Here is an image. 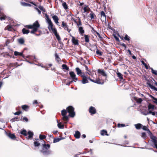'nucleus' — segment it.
Listing matches in <instances>:
<instances>
[{"label":"nucleus","mask_w":157,"mask_h":157,"mask_svg":"<svg viewBox=\"0 0 157 157\" xmlns=\"http://www.w3.org/2000/svg\"><path fill=\"white\" fill-rule=\"evenodd\" d=\"M44 142V144L41 145V149L40 150V151L44 155H49L51 153V151L49 150L50 145L46 144L45 141Z\"/></svg>","instance_id":"1"},{"label":"nucleus","mask_w":157,"mask_h":157,"mask_svg":"<svg viewBox=\"0 0 157 157\" xmlns=\"http://www.w3.org/2000/svg\"><path fill=\"white\" fill-rule=\"evenodd\" d=\"M32 30L31 31L30 33L32 34H35L37 36H39L40 34H37L35 33L37 31L38 28L40 26V25L38 21H36L32 25Z\"/></svg>","instance_id":"2"},{"label":"nucleus","mask_w":157,"mask_h":157,"mask_svg":"<svg viewBox=\"0 0 157 157\" xmlns=\"http://www.w3.org/2000/svg\"><path fill=\"white\" fill-rule=\"evenodd\" d=\"M145 79L147 81V84L148 85V87L151 89H153L157 91V88L153 86L154 82L152 79H152H148L146 77H145Z\"/></svg>","instance_id":"3"},{"label":"nucleus","mask_w":157,"mask_h":157,"mask_svg":"<svg viewBox=\"0 0 157 157\" xmlns=\"http://www.w3.org/2000/svg\"><path fill=\"white\" fill-rule=\"evenodd\" d=\"M45 16L46 17V20L48 24V28L49 31H50V29L55 26L51 21V19L49 18V16L47 13L45 14Z\"/></svg>","instance_id":"4"},{"label":"nucleus","mask_w":157,"mask_h":157,"mask_svg":"<svg viewBox=\"0 0 157 157\" xmlns=\"http://www.w3.org/2000/svg\"><path fill=\"white\" fill-rule=\"evenodd\" d=\"M66 109L67 112L69 113V116L71 117H73L75 116V113L74 112V108L71 106H69L67 107Z\"/></svg>","instance_id":"5"},{"label":"nucleus","mask_w":157,"mask_h":157,"mask_svg":"<svg viewBox=\"0 0 157 157\" xmlns=\"http://www.w3.org/2000/svg\"><path fill=\"white\" fill-rule=\"evenodd\" d=\"M83 75H80V77L82 78V79L81 81L83 84H84L88 83L89 82V80L91 81V80H92V79L90 78L89 76L87 75L85 76L84 73H83Z\"/></svg>","instance_id":"6"},{"label":"nucleus","mask_w":157,"mask_h":157,"mask_svg":"<svg viewBox=\"0 0 157 157\" xmlns=\"http://www.w3.org/2000/svg\"><path fill=\"white\" fill-rule=\"evenodd\" d=\"M147 131L150 136V138L151 139L152 141L154 144L155 146V145L156 144H157V138L156 136L153 135L149 129H148Z\"/></svg>","instance_id":"7"},{"label":"nucleus","mask_w":157,"mask_h":157,"mask_svg":"<svg viewBox=\"0 0 157 157\" xmlns=\"http://www.w3.org/2000/svg\"><path fill=\"white\" fill-rule=\"evenodd\" d=\"M91 81L97 84L101 85L103 84L105 82L104 80L100 78L99 77L96 79L91 80Z\"/></svg>","instance_id":"8"},{"label":"nucleus","mask_w":157,"mask_h":157,"mask_svg":"<svg viewBox=\"0 0 157 157\" xmlns=\"http://www.w3.org/2000/svg\"><path fill=\"white\" fill-rule=\"evenodd\" d=\"M69 75L71 79L73 80V81H71L70 82L69 84L72 82L73 81L76 82L78 80V78L76 77V75L75 74L73 71H71L70 72Z\"/></svg>","instance_id":"9"},{"label":"nucleus","mask_w":157,"mask_h":157,"mask_svg":"<svg viewBox=\"0 0 157 157\" xmlns=\"http://www.w3.org/2000/svg\"><path fill=\"white\" fill-rule=\"evenodd\" d=\"M62 27L64 28V30L68 31L69 33L71 31V29L69 30L68 29V25H67L66 22H65L64 21L62 22Z\"/></svg>","instance_id":"10"},{"label":"nucleus","mask_w":157,"mask_h":157,"mask_svg":"<svg viewBox=\"0 0 157 157\" xmlns=\"http://www.w3.org/2000/svg\"><path fill=\"white\" fill-rule=\"evenodd\" d=\"M51 16H52V18L54 20L55 23L58 25H59V22H58L59 19L58 18V16L56 15H54V14H52Z\"/></svg>","instance_id":"11"},{"label":"nucleus","mask_w":157,"mask_h":157,"mask_svg":"<svg viewBox=\"0 0 157 157\" xmlns=\"http://www.w3.org/2000/svg\"><path fill=\"white\" fill-rule=\"evenodd\" d=\"M89 112L91 115H93L96 113V109L94 107L91 106L89 109Z\"/></svg>","instance_id":"12"},{"label":"nucleus","mask_w":157,"mask_h":157,"mask_svg":"<svg viewBox=\"0 0 157 157\" xmlns=\"http://www.w3.org/2000/svg\"><path fill=\"white\" fill-rule=\"evenodd\" d=\"M92 30L94 31V35L95 36H96L97 35L99 37L100 40L101 41H102L103 40V38L101 36L100 34L97 32L95 30H94L93 28L92 29Z\"/></svg>","instance_id":"13"},{"label":"nucleus","mask_w":157,"mask_h":157,"mask_svg":"<svg viewBox=\"0 0 157 157\" xmlns=\"http://www.w3.org/2000/svg\"><path fill=\"white\" fill-rule=\"evenodd\" d=\"M97 71L98 74H101L104 76H107V75L106 74L105 71H104V69H98L97 70Z\"/></svg>","instance_id":"14"},{"label":"nucleus","mask_w":157,"mask_h":157,"mask_svg":"<svg viewBox=\"0 0 157 157\" xmlns=\"http://www.w3.org/2000/svg\"><path fill=\"white\" fill-rule=\"evenodd\" d=\"M7 135L9 138L12 140H15L16 139V137L14 134H12L10 132L7 133Z\"/></svg>","instance_id":"15"},{"label":"nucleus","mask_w":157,"mask_h":157,"mask_svg":"<svg viewBox=\"0 0 157 157\" xmlns=\"http://www.w3.org/2000/svg\"><path fill=\"white\" fill-rule=\"evenodd\" d=\"M4 30H7L9 31H13L14 30L12 26L9 25H8L4 29Z\"/></svg>","instance_id":"16"},{"label":"nucleus","mask_w":157,"mask_h":157,"mask_svg":"<svg viewBox=\"0 0 157 157\" xmlns=\"http://www.w3.org/2000/svg\"><path fill=\"white\" fill-rule=\"evenodd\" d=\"M71 41L74 45H78V40L76 39L75 37L73 36H72Z\"/></svg>","instance_id":"17"},{"label":"nucleus","mask_w":157,"mask_h":157,"mask_svg":"<svg viewBox=\"0 0 157 157\" xmlns=\"http://www.w3.org/2000/svg\"><path fill=\"white\" fill-rule=\"evenodd\" d=\"M84 6H85L83 8L84 12H89V11H90L91 12V11H92L90 9V8L89 7L88 5H85Z\"/></svg>","instance_id":"18"},{"label":"nucleus","mask_w":157,"mask_h":157,"mask_svg":"<svg viewBox=\"0 0 157 157\" xmlns=\"http://www.w3.org/2000/svg\"><path fill=\"white\" fill-rule=\"evenodd\" d=\"M75 70L77 74L80 76L81 75H83V73L82 74V71L78 67H76L75 68Z\"/></svg>","instance_id":"19"},{"label":"nucleus","mask_w":157,"mask_h":157,"mask_svg":"<svg viewBox=\"0 0 157 157\" xmlns=\"http://www.w3.org/2000/svg\"><path fill=\"white\" fill-rule=\"evenodd\" d=\"M134 99L137 103L139 104H141L143 101V99L141 98H137L136 97H134Z\"/></svg>","instance_id":"20"},{"label":"nucleus","mask_w":157,"mask_h":157,"mask_svg":"<svg viewBox=\"0 0 157 157\" xmlns=\"http://www.w3.org/2000/svg\"><path fill=\"white\" fill-rule=\"evenodd\" d=\"M80 133L78 131H75V133L74 135L75 137L77 139L79 138L80 137Z\"/></svg>","instance_id":"21"},{"label":"nucleus","mask_w":157,"mask_h":157,"mask_svg":"<svg viewBox=\"0 0 157 157\" xmlns=\"http://www.w3.org/2000/svg\"><path fill=\"white\" fill-rule=\"evenodd\" d=\"M78 31L80 34L83 36L84 33V30L83 29V27L80 26L78 28Z\"/></svg>","instance_id":"22"},{"label":"nucleus","mask_w":157,"mask_h":157,"mask_svg":"<svg viewBox=\"0 0 157 157\" xmlns=\"http://www.w3.org/2000/svg\"><path fill=\"white\" fill-rule=\"evenodd\" d=\"M90 17L91 19H95L96 18V16L94 13L93 11H91V13L90 14Z\"/></svg>","instance_id":"23"},{"label":"nucleus","mask_w":157,"mask_h":157,"mask_svg":"<svg viewBox=\"0 0 157 157\" xmlns=\"http://www.w3.org/2000/svg\"><path fill=\"white\" fill-rule=\"evenodd\" d=\"M29 106L26 105H24L21 106L22 109L25 111H27L29 109Z\"/></svg>","instance_id":"24"},{"label":"nucleus","mask_w":157,"mask_h":157,"mask_svg":"<svg viewBox=\"0 0 157 157\" xmlns=\"http://www.w3.org/2000/svg\"><path fill=\"white\" fill-rule=\"evenodd\" d=\"M29 135V136L28 139H31L33 137V132H32L30 131H29L27 133Z\"/></svg>","instance_id":"25"},{"label":"nucleus","mask_w":157,"mask_h":157,"mask_svg":"<svg viewBox=\"0 0 157 157\" xmlns=\"http://www.w3.org/2000/svg\"><path fill=\"white\" fill-rule=\"evenodd\" d=\"M155 105L152 104L151 103H149L148 105V110L154 109H155Z\"/></svg>","instance_id":"26"},{"label":"nucleus","mask_w":157,"mask_h":157,"mask_svg":"<svg viewBox=\"0 0 157 157\" xmlns=\"http://www.w3.org/2000/svg\"><path fill=\"white\" fill-rule=\"evenodd\" d=\"M17 41L18 43L20 44H24L25 40L23 38H21L17 39Z\"/></svg>","instance_id":"27"},{"label":"nucleus","mask_w":157,"mask_h":157,"mask_svg":"<svg viewBox=\"0 0 157 157\" xmlns=\"http://www.w3.org/2000/svg\"><path fill=\"white\" fill-rule=\"evenodd\" d=\"M14 55L15 56H21L22 57H24V55L23 54V52H19L17 51H15L14 53Z\"/></svg>","instance_id":"28"},{"label":"nucleus","mask_w":157,"mask_h":157,"mask_svg":"<svg viewBox=\"0 0 157 157\" xmlns=\"http://www.w3.org/2000/svg\"><path fill=\"white\" fill-rule=\"evenodd\" d=\"M134 125L137 129H140L143 126V125L140 123L135 124Z\"/></svg>","instance_id":"29"},{"label":"nucleus","mask_w":157,"mask_h":157,"mask_svg":"<svg viewBox=\"0 0 157 157\" xmlns=\"http://www.w3.org/2000/svg\"><path fill=\"white\" fill-rule=\"evenodd\" d=\"M22 33L24 34H28L30 32L29 30L27 29H26L25 28H24L22 29Z\"/></svg>","instance_id":"30"},{"label":"nucleus","mask_w":157,"mask_h":157,"mask_svg":"<svg viewBox=\"0 0 157 157\" xmlns=\"http://www.w3.org/2000/svg\"><path fill=\"white\" fill-rule=\"evenodd\" d=\"M85 41L86 43H89V42L90 36L88 35H84Z\"/></svg>","instance_id":"31"},{"label":"nucleus","mask_w":157,"mask_h":157,"mask_svg":"<svg viewBox=\"0 0 157 157\" xmlns=\"http://www.w3.org/2000/svg\"><path fill=\"white\" fill-rule=\"evenodd\" d=\"M101 16V17H102V18L106 20V16L105 14V13L103 11H102L100 12Z\"/></svg>","instance_id":"32"},{"label":"nucleus","mask_w":157,"mask_h":157,"mask_svg":"<svg viewBox=\"0 0 157 157\" xmlns=\"http://www.w3.org/2000/svg\"><path fill=\"white\" fill-rule=\"evenodd\" d=\"M55 36H56V39H57L59 43L61 42V38L60 36H59V34L57 32L54 34Z\"/></svg>","instance_id":"33"},{"label":"nucleus","mask_w":157,"mask_h":157,"mask_svg":"<svg viewBox=\"0 0 157 157\" xmlns=\"http://www.w3.org/2000/svg\"><path fill=\"white\" fill-rule=\"evenodd\" d=\"M20 133L21 134L25 136H26L28 135L27 131L25 129L21 130Z\"/></svg>","instance_id":"34"},{"label":"nucleus","mask_w":157,"mask_h":157,"mask_svg":"<svg viewBox=\"0 0 157 157\" xmlns=\"http://www.w3.org/2000/svg\"><path fill=\"white\" fill-rule=\"evenodd\" d=\"M62 69L63 70L65 69L67 71H68L69 70V67L67 66L65 64H63L62 65Z\"/></svg>","instance_id":"35"},{"label":"nucleus","mask_w":157,"mask_h":157,"mask_svg":"<svg viewBox=\"0 0 157 157\" xmlns=\"http://www.w3.org/2000/svg\"><path fill=\"white\" fill-rule=\"evenodd\" d=\"M116 73L117 76L120 79L122 80L123 79V75L121 73L117 72Z\"/></svg>","instance_id":"36"},{"label":"nucleus","mask_w":157,"mask_h":157,"mask_svg":"<svg viewBox=\"0 0 157 157\" xmlns=\"http://www.w3.org/2000/svg\"><path fill=\"white\" fill-rule=\"evenodd\" d=\"M67 113V110L63 109L61 111V115L63 116H66Z\"/></svg>","instance_id":"37"},{"label":"nucleus","mask_w":157,"mask_h":157,"mask_svg":"<svg viewBox=\"0 0 157 157\" xmlns=\"http://www.w3.org/2000/svg\"><path fill=\"white\" fill-rule=\"evenodd\" d=\"M62 6L65 10L68 9V7L66 2H63L62 3Z\"/></svg>","instance_id":"38"},{"label":"nucleus","mask_w":157,"mask_h":157,"mask_svg":"<svg viewBox=\"0 0 157 157\" xmlns=\"http://www.w3.org/2000/svg\"><path fill=\"white\" fill-rule=\"evenodd\" d=\"M33 143L34 144V146L35 147H38L40 145V143L39 141H34Z\"/></svg>","instance_id":"39"},{"label":"nucleus","mask_w":157,"mask_h":157,"mask_svg":"<svg viewBox=\"0 0 157 157\" xmlns=\"http://www.w3.org/2000/svg\"><path fill=\"white\" fill-rule=\"evenodd\" d=\"M96 54L99 56H101L102 55L103 52L100 51L98 49H97L96 51Z\"/></svg>","instance_id":"40"},{"label":"nucleus","mask_w":157,"mask_h":157,"mask_svg":"<svg viewBox=\"0 0 157 157\" xmlns=\"http://www.w3.org/2000/svg\"><path fill=\"white\" fill-rule=\"evenodd\" d=\"M52 31V32L53 33H54V34H55L57 32V29L55 27L50 29V31Z\"/></svg>","instance_id":"41"},{"label":"nucleus","mask_w":157,"mask_h":157,"mask_svg":"<svg viewBox=\"0 0 157 157\" xmlns=\"http://www.w3.org/2000/svg\"><path fill=\"white\" fill-rule=\"evenodd\" d=\"M6 16L3 14V13H2V15L0 16V19L1 20H5L6 19Z\"/></svg>","instance_id":"42"},{"label":"nucleus","mask_w":157,"mask_h":157,"mask_svg":"<svg viewBox=\"0 0 157 157\" xmlns=\"http://www.w3.org/2000/svg\"><path fill=\"white\" fill-rule=\"evenodd\" d=\"M46 138V136L44 135L40 134L39 136V138L40 140H43Z\"/></svg>","instance_id":"43"},{"label":"nucleus","mask_w":157,"mask_h":157,"mask_svg":"<svg viewBox=\"0 0 157 157\" xmlns=\"http://www.w3.org/2000/svg\"><path fill=\"white\" fill-rule=\"evenodd\" d=\"M55 57L56 59L58 62H59L61 60L59 58L58 55L57 53H56L55 54Z\"/></svg>","instance_id":"44"},{"label":"nucleus","mask_w":157,"mask_h":157,"mask_svg":"<svg viewBox=\"0 0 157 157\" xmlns=\"http://www.w3.org/2000/svg\"><path fill=\"white\" fill-rule=\"evenodd\" d=\"M62 119L64 121H67L68 120V117L67 115L63 116Z\"/></svg>","instance_id":"45"},{"label":"nucleus","mask_w":157,"mask_h":157,"mask_svg":"<svg viewBox=\"0 0 157 157\" xmlns=\"http://www.w3.org/2000/svg\"><path fill=\"white\" fill-rule=\"evenodd\" d=\"M58 126L59 128H64V125L62 124L61 123H59L58 124Z\"/></svg>","instance_id":"46"},{"label":"nucleus","mask_w":157,"mask_h":157,"mask_svg":"<svg viewBox=\"0 0 157 157\" xmlns=\"http://www.w3.org/2000/svg\"><path fill=\"white\" fill-rule=\"evenodd\" d=\"M150 69H151V73L157 76V71L154 70L152 68H150Z\"/></svg>","instance_id":"47"},{"label":"nucleus","mask_w":157,"mask_h":157,"mask_svg":"<svg viewBox=\"0 0 157 157\" xmlns=\"http://www.w3.org/2000/svg\"><path fill=\"white\" fill-rule=\"evenodd\" d=\"M20 120L19 118H18V117H16L13 118L11 121H18Z\"/></svg>","instance_id":"48"},{"label":"nucleus","mask_w":157,"mask_h":157,"mask_svg":"<svg viewBox=\"0 0 157 157\" xmlns=\"http://www.w3.org/2000/svg\"><path fill=\"white\" fill-rule=\"evenodd\" d=\"M141 62L142 63L143 65H144L145 67V68L146 69H148V67L146 63H145V62H144V61H143V60L141 61Z\"/></svg>","instance_id":"49"},{"label":"nucleus","mask_w":157,"mask_h":157,"mask_svg":"<svg viewBox=\"0 0 157 157\" xmlns=\"http://www.w3.org/2000/svg\"><path fill=\"white\" fill-rule=\"evenodd\" d=\"M78 22L77 23V25L78 26H79L81 25H82V24L80 18L79 17H78Z\"/></svg>","instance_id":"50"},{"label":"nucleus","mask_w":157,"mask_h":157,"mask_svg":"<svg viewBox=\"0 0 157 157\" xmlns=\"http://www.w3.org/2000/svg\"><path fill=\"white\" fill-rule=\"evenodd\" d=\"M60 140V139L59 138H54L53 140V143H57L59 142Z\"/></svg>","instance_id":"51"},{"label":"nucleus","mask_w":157,"mask_h":157,"mask_svg":"<svg viewBox=\"0 0 157 157\" xmlns=\"http://www.w3.org/2000/svg\"><path fill=\"white\" fill-rule=\"evenodd\" d=\"M39 8L40 9L42 10L43 12H46L45 9L44 8V7L43 6H40L39 7Z\"/></svg>","instance_id":"52"},{"label":"nucleus","mask_w":157,"mask_h":157,"mask_svg":"<svg viewBox=\"0 0 157 157\" xmlns=\"http://www.w3.org/2000/svg\"><path fill=\"white\" fill-rule=\"evenodd\" d=\"M130 37L128 36L127 34L125 35V37H124V39L125 40L129 41L130 40Z\"/></svg>","instance_id":"53"},{"label":"nucleus","mask_w":157,"mask_h":157,"mask_svg":"<svg viewBox=\"0 0 157 157\" xmlns=\"http://www.w3.org/2000/svg\"><path fill=\"white\" fill-rule=\"evenodd\" d=\"M22 113V111H17L15 113H14V115H19L20 114H21Z\"/></svg>","instance_id":"54"},{"label":"nucleus","mask_w":157,"mask_h":157,"mask_svg":"<svg viewBox=\"0 0 157 157\" xmlns=\"http://www.w3.org/2000/svg\"><path fill=\"white\" fill-rule=\"evenodd\" d=\"M125 126V125L123 124H117V127H123Z\"/></svg>","instance_id":"55"},{"label":"nucleus","mask_w":157,"mask_h":157,"mask_svg":"<svg viewBox=\"0 0 157 157\" xmlns=\"http://www.w3.org/2000/svg\"><path fill=\"white\" fill-rule=\"evenodd\" d=\"M25 27L28 29H32V25H26Z\"/></svg>","instance_id":"56"},{"label":"nucleus","mask_w":157,"mask_h":157,"mask_svg":"<svg viewBox=\"0 0 157 157\" xmlns=\"http://www.w3.org/2000/svg\"><path fill=\"white\" fill-rule=\"evenodd\" d=\"M142 128L144 130L147 131L148 130V129H149L146 126H143Z\"/></svg>","instance_id":"57"},{"label":"nucleus","mask_w":157,"mask_h":157,"mask_svg":"<svg viewBox=\"0 0 157 157\" xmlns=\"http://www.w3.org/2000/svg\"><path fill=\"white\" fill-rule=\"evenodd\" d=\"M153 102L156 105H157V98H154V99H153L152 100Z\"/></svg>","instance_id":"58"},{"label":"nucleus","mask_w":157,"mask_h":157,"mask_svg":"<svg viewBox=\"0 0 157 157\" xmlns=\"http://www.w3.org/2000/svg\"><path fill=\"white\" fill-rule=\"evenodd\" d=\"M148 113L149 114H151L153 116H155V113L154 112H152L151 110H149L148 112Z\"/></svg>","instance_id":"59"},{"label":"nucleus","mask_w":157,"mask_h":157,"mask_svg":"<svg viewBox=\"0 0 157 157\" xmlns=\"http://www.w3.org/2000/svg\"><path fill=\"white\" fill-rule=\"evenodd\" d=\"M113 37L115 38V39H116V40L117 41H119L120 40H119V38L117 36H116L115 35H114Z\"/></svg>","instance_id":"60"},{"label":"nucleus","mask_w":157,"mask_h":157,"mask_svg":"<svg viewBox=\"0 0 157 157\" xmlns=\"http://www.w3.org/2000/svg\"><path fill=\"white\" fill-rule=\"evenodd\" d=\"M23 121H25L26 122H28L29 121L28 119L26 117H23L22 119Z\"/></svg>","instance_id":"61"},{"label":"nucleus","mask_w":157,"mask_h":157,"mask_svg":"<svg viewBox=\"0 0 157 157\" xmlns=\"http://www.w3.org/2000/svg\"><path fill=\"white\" fill-rule=\"evenodd\" d=\"M27 3L25 2H21V5L23 6H26L27 5Z\"/></svg>","instance_id":"62"},{"label":"nucleus","mask_w":157,"mask_h":157,"mask_svg":"<svg viewBox=\"0 0 157 157\" xmlns=\"http://www.w3.org/2000/svg\"><path fill=\"white\" fill-rule=\"evenodd\" d=\"M102 133L101 134L102 135H104V134H107V132L106 131L103 130L102 131Z\"/></svg>","instance_id":"63"},{"label":"nucleus","mask_w":157,"mask_h":157,"mask_svg":"<svg viewBox=\"0 0 157 157\" xmlns=\"http://www.w3.org/2000/svg\"><path fill=\"white\" fill-rule=\"evenodd\" d=\"M146 136V133L145 132H143L142 133L141 136L143 137H145Z\"/></svg>","instance_id":"64"}]
</instances>
